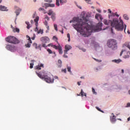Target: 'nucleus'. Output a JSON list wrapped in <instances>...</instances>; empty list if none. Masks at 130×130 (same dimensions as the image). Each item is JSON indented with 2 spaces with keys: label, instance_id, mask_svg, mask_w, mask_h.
I'll list each match as a JSON object with an SVG mask.
<instances>
[{
  "label": "nucleus",
  "instance_id": "nucleus-40",
  "mask_svg": "<svg viewBox=\"0 0 130 130\" xmlns=\"http://www.w3.org/2000/svg\"><path fill=\"white\" fill-rule=\"evenodd\" d=\"M95 108H96V109H97V110H98L99 111H100L101 112H103L102 111V110H101V109H100V108H99V107H96Z\"/></svg>",
  "mask_w": 130,
  "mask_h": 130
},
{
  "label": "nucleus",
  "instance_id": "nucleus-50",
  "mask_svg": "<svg viewBox=\"0 0 130 130\" xmlns=\"http://www.w3.org/2000/svg\"><path fill=\"white\" fill-rule=\"evenodd\" d=\"M124 32L125 33V29H126V25L124 24Z\"/></svg>",
  "mask_w": 130,
  "mask_h": 130
},
{
  "label": "nucleus",
  "instance_id": "nucleus-24",
  "mask_svg": "<svg viewBox=\"0 0 130 130\" xmlns=\"http://www.w3.org/2000/svg\"><path fill=\"white\" fill-rule=\"evenodd\" d=\"M61 63H62L61 60L59 59L58 60V63L57 64L58 68H61Z\"/></svg>",
  "mask_w": 130,
  "mask_h": 130
},
{
  "label": "nucleus",
  "instance_id": "nucleus-58",
  "mask_svg": "<svg viewBox=\"0 0 130 130\" xmlns=\"http://www.w3.org/2000/svg\"><path fill=\"white\" fill-rule=\"evenodd\" d=\"M82 50H83V51L84 52H85V51H86V49H82Z\"/></svg>",
  "mask_w": 130,
  "mask_h": 130
},
{
  "label": "nucleus",
  "instance_id": "nucleus-19",
  "mask_svg": "<svg viewBox=\"0 0 130 130\" xmlns=\"http://www.w3.org/2000/svg\"><path fill=\"white\" fill-rule=\"evenodd\" d=\"M0 8H1V11H6V12H8V8L7 7L2 5L0 6Z\"/></svg>",
  "mask_w": 130,
  "mask_h": 130
},
{
  "label": "nucleus",
  "instance_id": "nucleus-36",
  "mask_svg": "<svg viewBox=\"0 0 130 130\" xmlns=\"http://www.w3.org/2000/svg\"><path fill=\"white\" fill-rule=\"evenodd\" d=\"M54 27L55 30H56V31H57L58 30L57 25H56V24H54Z\"/></svg>",
  "mask_w": 130,
  "mask_h": 130
},
{
  "label": "nucleus",
  "instance_id": "nucleus-60",
  "mask_svg": "<svg viewBox=\"0 0 130 130\" xmlns=\"http://www.w3.org/2000/svg\"><path fill=\"white\" fill-rule=\"evenodd\" d=\"M15 2H17V3H19V0H15Z\"/></svg>",
  "mask_w": 130,
  "mask_h": 130
},
{
  "label": "nucleus",
  "instance_id": "nucleus-47",
  "mask_svg": "<svg viewBox=\"0 0 130 130\" xmlns=\"http://www.w3.org/2000/svg\"><path fill=\"white\" fill-rule=\"evenodd\" d=\"M85 1V2H86V3H88V4H89V3H90V2H91V0H84Z\"/></svg>",
  "mask_w": 130,
  "mask_h": 130
},
{
  "label": "nucleus",
  "instance_id": "nucleus-37",
  "mask_svg": "<svg viewBox=\"0 0 130 130\" xmlns=\"http://www.w3.org/2000/svg\"><path fill=\"white\" fill-rule=\"evenodd\" d=\"M92 91L93 93V94H97V92L95 91V89L94 88V87L92 88Z\"/></svg>",
  "mask_w": 130,
  "mask_h": 130
},
{
  "label": "nucleus",
  "instance_id": "nucleus-41",
  "mask_svg": "<svg viewBox=\"0 0 130 130\" xmlns=\"http://www.w3.org/2000/svg\"><path fill=\"white\" fill-rule=\"evenodd\" d=\"M15 13L16 14V17H18V15H20V11H16Z\"/></svg>",
  "mask_w": 130,
  "mask_h": 130
},
{
  "label": "nucleus",
  "instance_id": "nucleus-63",
  "mask_svg": "<svg viewBox=\"0 0 130 130\" xmlns=\"http://www.w3.org/2000/svg\"><path fill=\"white\" fill-rule=\"evenodd\" d=\"M113 29L112 28H111V32H113Z\"/></svg>",
  "mask_w": 130,
  "mask_h": 130
},
{
  "label": "nucleus",
  "instance_id": "nucleus-27",
  "mask_svg": "<svg viewBox=\"0 0 130 130\" xmlns=\"http://www.w3.org/2000/svg\"><path fill=\"white\" fill-rule=\"evenodd\" d=\"M115 13L111 12L110 14H109V18H110V17H115Z\"/></svg>",
  "mask_w": 130,
  "mask_h": 130
},
{
  "label": "nucleus",
  "instance_id": "nucleus-42",
  "mask_svg": "<svg viewBox=\"0 0 130 130\" xmlns=\"http://www.w3.org/2000/svg\"><path fill=\"white\" fill-rule=\"evenodd\" d=\"M67 70L69 73H72V71H71V67H68Z\"/></svg>",
  "mask_w": 130,
  "mask_h": 130
},
{
  "label": "nucleus",
  "instance_id": "nucleus-23",
  "mask_svg": "<svg viewBox=\"0 0 130 130\" xmlns=\"http://www.w3.org/2000/svg\"><path fill=\"white\" fill-rule=\"evenodd\" d=\"M112 61L113 62H115L116 63H119V62H121V60L120 59H114Z\"/></svg>",
  "mask_w": 130,
  "mask_h": 130
},
{
  "label": "nucleus",
  "instance_id": "nucleus-28",
  "mask_svg": "<svg viewBox=\"0 0 130 130\" xmlns=\"http://www.w3.org/2000/svg\"><path fill=\"white\" fill-rule=\"evenodd\" d=\"M38 34H43V29H40L37 32Z\"/></svg>",
  "mask_w": 130,
  "mask_h": 130
},
{
  "label": "nucleus",
  "instance_id": "nucleus-56",
  "mask_svg": "<svg viewBox=\"0 0 130 130\" xmlns=\"http://www.w3.org/2000/svg\"><path fill=\"white\" fill-rule=\"evenodd\" d=\"M127 121H129L130 120V117H129L127 119Z\"/></svg>",
  "mask_w": 130,
  "mask_h": 130
},
{
  "label": "nucleus",
  "instance_id": "nucleus-62",
  "mask_svg": "<svg viewBox=\"0 0 130 130\" xmlns=\"http://www.w3.org/2000/svg\"><path fill=\"white\" fill-rule=\"evenodd\" d=\"M81 79H84V77L83 76L81 77Z\"/></svg>",
  "mask_w": 130,
  "mask_h": 130
},
{
  "label": "nucleus",
  "instance_id": "nucleus-12",
  "mask_svg": "<svg viewBox=\"0 0 130 130\" xmlns=\"http://www.w3.org/2000/svg\"><path fill=\"white\" fill-rule=\"evenodd\" d=\"M6 48H7L8 50H10L12 52H14V51H15V47H13L10 45H7L6 47Z\"/></svg>",
  "mask_w": 130,
  "mask_h": 130
},
{
  "label": "nucleus",
  "instance_id": "nucleus-3",
  "mask_svg": "<svg viewBox=\"0 0 130 130\" xmlns=\"http://www.w3.org/2000/svg\"><path fill=\"white\" fill-rule=\"evenodd\" d=\"M36 74L40 79L43 80L44 79L45 82L46 83H53L54 79L53 78H51L50 77H48L47 75H44V73H38L36 72Z\"/></svg>",
  "mask_w": 130,
  "mask_h": 130
},
{
  "label": "nucleus",
  "instance_id": "nucleus-22",
  "mask_svg": "<svg viewBox=\"0 0 130 130\" xmlns=\"http://www.w3.org/2000/svg\"><path fill=\"white\" fill-rule=\"evenodd\" d=\"M55 13H54L52 11V10H49L48 13V15H49V16H52L53 14H55Z\"/></svg>",
  "mask_w": 130,
  "mask_h": 130
},
{
  "label": "nucleus",
  "instance_id": "nucleus-1",
  "mask_svg": "<svg viewBox=\"0 0 130 130\" xmlns=\"http://www.w3.org/2000/svg\"><path fill=\"white\" fill-rule=\"evenodd\" d=\"M77 23L73 24V27L77 30V32H80L81 35L83 37H89L91 35V33L93 32H97L102 27V23L99 22L96 26L89 24V15L86 13H82L81 19L78 17L73 18L70 23Z\"/></svg>",
  "mask_w": 130,
  "mask_h": 130
},
{
  "label": "nucleus",
  "instance_id": "nucleus-45",
  "mask_svg": "<svg viewBox=\"0 0 130 130\" xmlns=\"http://www.w3.org/2000/svg\"><path fill=\"white\" fill-rule=\"evenodd\" d=\"M35 31L36 32H38V31H39V30H38V27H36V28Z\"/></svg>",
  "mask_w": 130,
  "mask_h": 130
},
{
  "label": "nucleus",
  "instance_id": "nucleus-29",
  "mask_svg": "<svg viewBox=\"0 0 130 130\" xmlns=\"http://www.w3.org/2000/svg\"><path fill=\"white\" fill-rule=\"evenodd\" d=\"M13 32H17V33H19V32H20V29L18 28H16L13 29Z\"/></svg>",
  "mask_w": 130,
  "mask_h": 130
},
{
  "label": "nucleus",
  "instance_id": "nucleus-35",
  "mask_svg": "<svg viewBox=\"0 0 130 130\" xmlns=\"http://www.w3.org/2000/svg\"><path fill=\"white\" fill-rule=\"evenodd\" d=\"M93 59L95 60V61H97L98 62H101V61H102V60L100 59H98L95 58H93Z\"/></svg>",
  "mask_w": 130,
  "mask_h": 130
},
{
  "label": "nucleus",
  "instance_id": "nucleus-43",
  "mask_svg": "<svg viewBox=\"0 0 130 130\" xmlns=\"http://www.w3.org/2000/svg\"><path fill=\"white\" fill-rule=\"evenodd\" d=\"M44 1L47 3H51L52 2V0H44Z\"/></svg>",
  "mask_w": 130,
  "mask_h": 130
},
{
  "label": "nucleus",
  "instance_id": "nucleus-30",
  "mask_svg": "<svg viewBox=\"0 0 130 130\" xmlns=\"http://www.w3.org/2000/svg\"><path fill=\"white\" fill-rule=\"evenodd\" d=\"M123 18L125 19V20H128V16L126 14H124L123 15Z\"/></svg>",
  "mask_w": 130,
  "mask_h": 130
},
{
  "label": "nucleus",
  "instance_id": "nucleus-54",
  "mask_svg": "<svg viewBox=\"0 0 130 130\" xmlns=\"http://www.w3.org/2000/svg\"><path fill=\"white\" fill-rule=\"evenodd\" d=\"M108 12L110 13V14H111L112 12L110 9H108Z\"/></svg>",
  "mask_w": 130,
  "mask_h": 130
},
{
  "label": "nucleus",
  "instance_id": "nucleus-26",
  "mask_svg": "<svg viewBox=\"0 0 130 130\" xmlns=\"http://www.w3.org/2000/svg\"><path fill=\"white\" fill-rule=\"evenodd\" d=\"M47 51H48V53H49V54H51L52 53H54V56H55V52H52V50L50 49H48L47 50Z\"/></svg>",
  "mask_w": 130,
  "mask_h": 130
},
{
  "label": "nucleus",
  "instance_id": "nucleus-25",
  "mask_svg": "<svg viewBox=\"0 0 130 130\" xmlns=\"http://www.w3.org/2000/svg\"><path fill=\"white\" fill-rule=\"evenodd\" d=\"M25 24H26V25H27V26L26 27L27 29H30V28H31V24H30V23L29 22L26 21Z\"/></svg>",
  "mask_w": 130,
  "mask_h": 130
},
{
  "label": "nucleus",
  "instance_id": "nucleus-33",
  "mask_svg": "<svg viewBox=\"0 0 130 130\" xmlns=\"http://www.w3.org/2000/svg\"><path fill=\"white\" fill-rule=\"evenodd\" d=\"M55 14H53V15H52V16H51V18H52V20H53V21H55Z\"/></svg>",
  "mask_w": 130,
  "mask_h": 130
},
{
  "label": "nucleus",
  "instance_id": "nucleus-51",
  "mask_svg": "<svg viewBox=\"0 0 130 130\" xmlns=\"http://www.w3.org/2000/svg\"><path fill=\"white\" fill-rule=\"evenodd\" d=\"M36 27H38V22H36Z\"/></svg>",
  "mask_w": 130,
  "mask_h": 130
},
{
  "label": "nucleus",
  "instance_id": "nucleus-31",
  "mask_svg": "<svg viewBox=\"0 0 130 130\" xmlns=\"http://www.w3.org/2000/svg\"><path fill=\"white\" fill-rule=\"evenodd\" d=\"M39 11H40V12H41V11H43L44 12V14H46V13L45 12V10L44 9V8H40L39 9Z\"/></svg>",
  "mask_w": 130,
  "mask_h": 130
},
{
  "label": "nucleus",
  "instance_id": "nucleus-52",
  "mask_svg": "<svg viewBox=\"0 0 130 130\" xmlns=\"http://www.w3.org/2000/svg\"><path fill=\"white\" fill-rule=\"evenodd\" d=\"M115 14V16H116V17H119V15H118V14H117V13L116 12Z\"/></svg>",
  "mask_w": 130,
  "mask_h": 130
},
{
  "label": "nucleus",
  "instance_id": "nucleus-13",
  "mask_svg": "<svg viewBox=\"0 0 130 130\" xmlns=\"http://www.w3.org/2000/svg\"><path fill=\"white\" fill-rule=\"evenodd\" d=\"M72 48V46L69 45H66L65 46V50H64V53L65 54H68V51L70 50Z\"/></svg>",
  "mask_w": 130,
  "mask_h": 130
},
{
  "label": "nucleus",
  "instance_id": "nucleus-46",
  "mask_svg": "<svg viewBox=\"0 0 130 130\" xmlns=\"http://www.w3.org/2000/svg\"><path fill=\"white\" fill-rule=\"evenodd\" d=\"M62 72H63L64 73H67V69L62 70Z\"/></svg>",
  "mask_w": 130,
  "mask_h": 130
},
{
  "label": "nucleus",
  "instance_id": "nucleus-59",
  "mask_svg": "<svg viewBox=\"0 0 130 130\" xmlns=\"http://www.w3.org/2000/svg\"><path fill=\"white\" fill-rule=\"evenodd\" d=\"M31 39H32V40H34L35 39V37H32V38H31Z\"/></svg>",
  "mask_w": 130,
  "mask_h": 130
},
{
  "label": "nucleus",
  "instance_id": "nucleus-18",
  "mask_svg": "<svg viewBox=\"0 0 130 130\" xmlns=\"http://www.w3.org/2000/svg\"><path fill=\"white\" fill-rule=\"evenodd\" d=\"M41 68H43V64H40V65L36 66L35 69V70H38V71H39L40 70H41Z\"/></svg>",
  "mask_w": 130,
  "mask_h": 130
},
{
  "label": "nucleus",
  "instance_id": "nucleus-21",
  "mask_svg": "<svg viewBox=\"0 0 130 130\" xmlns=\"http://www.w3.org/2000/svg\"><path fill=\"white\" fill-rule=\"evenodd\" d=\"M47 46H49V47L51 46V47H53V48H54L55 49H57L58 48L56 45H53L52 44H49Z\"/></svg>",
  "mask_w": 130,
  "mask_h": 130
},
{
  "label": "nucleus",
  "instance_id": "nucleus-55",
  "mask_svg": "<svg viewBox=\"0 0 130 130\" xmlns=\"http://www.w3.org/2000/svg\"><path fill=\"white\" fill-rule=\"evenodd\" d=\"M77 7H78V8H79V9H82V7L79 6H78V5H77Z\"/></svg>",
  "mask_w": 130,
  "mask_h": 130
},
{
  "label": "nucleus",
  "instance_id": "nucleus-11",
  "mask_svg": "<svg viewBox=\"0 0 130 130\" xmlns=\"http://www.w3.org/2000/svg\"><path fill=\"white\" fill-rule=\"evenodd\" d=\"M45 9H47L49 7L51 8H54L55 7V5L53 4H49V3H45Z\"/></svg>",
  "mask_w": 130,
  "mask_h": 130
},
{
  "label": "nucleus",
  "instance_id": "nucleus-16",
  "mask_svg": "<svg viewBox=\"0 0 130 130\" xmlns=\"http://www.w3.org/2000/svg\"><path fill=\"white\" fill-rule=\"evenodd\" d=\"M32 46L36 49H40V50H41V45H39V46H37V43H34L32 44Z\"/></svg>",
  "mask_w": 130,
  "mask_h": 130
},
{
  "label": "nucleus",
  "instance_id": "nucleus-4",
  "mask_svg": "<svg viewBox=\"0 0 130 130\" xmlns=\"http://www.w3.org/2000/svg\"><path fill=\"white\" fill-rule=\"evenodd\" d=\"M117 43L114 39H110L108 41L107 46L109 48H111V49H116V48H117Z\"/></svg>",
  "mask_w": 130,
  "mask_h": 130
},
{
  "label": "nucleus",
  "instance_id": "nucleus-38",
  "mask_svg": "<svg viewBox=\"0 0 130 130\" xmlns=\"http://www.w3.org/2000/svg\"><path fill=\"white\" fill-rule=\"evenodd\" d=\"M53 40H55V41H56V42H57V38H56V37L53 36Z\"/></svg>",
  "mask_w": 130,
  "mask_h": 130
},
{
  "label": "nucleus",
  "instance_id": "nucleus-64",
  "mask_svg": "<svg viewBox=\"0 0 130 130\" xmlns=\"http://www.w3.org/2000/svg\"><path fill=\"white\" fill-rule=\"evenodd\" d=\"M34 2L35 3H36V0H34Z\"/></svg>",
  "mask_w": 130,
  "mask_h": 130
},
{
  "label": "nucleus",
  "instance_id": "nucleus-39",
  "mask_svg": "<svg viewBox=\"0 0 130 130\" xmlns=\"http://www.w3.org/2000/svg\"><path fill=\"white\" fill-rule=\"evenodd\" d=\"M34 66V63H30V67H29V68H30V69H33V66Z\"/></svg>",
  "mask_w": 130,
  "mask_h": 130
},
{
  "label": "nucleus",
  "instance_id": "nucleus-9",
  "mask_svg": "<svg viewBox=\"0 0 130 130\" xmlns=\"http://www.w3.org/2000/svg\"><path fill=\"white\" fill-rule=\"evenodd\" d=\"M59 3L60 5H63L67 3V0H56V5L57 7H59Z\"/></svg>",
  "mask_w": 130,
  "mask_h": 130
},
{
  "label": "nucleus",
  "instance_id": "nucleus-7",
  "mask_svg": "<svg viewBox=\"0 0 130 130\" xmlns=\"http://www.w3.org/2000/svg\"><path fill=\"white\" fill-rule=\"evenodd\" d=\"M45 19H46L44 22V25L46 26L47 30H49V26H48V23L47 22V21H49V17H48L47 15L45 16Z\"/></svg>",
  "mask_w": 130,
  "mask_h": 130
},
{
  "label": "nucleus",
  "instance_id": "nucleus-53",
  "mask_svg": "<svg viewBox=\"0 0 130 130\" xmlns=\"http://www.w3.org/2000/svg\"><path fill=\"white\" fill-rule=\"evenodd\" d=\"M77 85H78V86H81V83H80V82H77Z\"/></svg>",
  "mask_w": 130,
  "mask_h": 130
},
{
  "label": "nucleus",
  "instance_id": "nucleus-10",
  "mask_svg": "<svg viewBox=\"0 0 130 130\" xmlns=\"http://www.w3.org/2000/svg\"><path fill=\"white\" fill-rule=\"evenodd\" d=\"M123 52H125V53H126V54H127V55H124V58H128V57H129V55H130V52L128 51L126 52H125V50H122L120 54V56H121L122 55V53H123Z\"/></svg>",
  "mask_w": 130,
  "mask_h": 130
},
{
  "label": "nucleus",
  "instance_id": "nucleus-61",
  "mask_svg": "<svg viewBox=\"0 0 130 130\" xmlns=\"http://www.w3.org/2000/svg\"><path fill=\"white\" fill-rule=\"evenodd\" d=\"M55 79H58V77L57 76H55Z\"/></svg>",
  "mask_w": 130,
  "mask_h": 130
},
{
  "label": "nucleus",
  "instance_id": "nucleus-34",
  "mask_svg": "<svg viewBox=\"0 0 130 130\" xmlns=\"http://www.w3.org/2000/svg\"><path fill=\"white\" fill-rule=\"evenodd\" d=\"M34 21L35 22H38V21H39V17H38V16L36 17V19H34Z\"/></svg>",
  "mask_w": 130,
  "mask_h": 130
},
{
  "label": "nucleus",
  "instance_id": "nucleus-57",
  "mask_svg": "<svg viewBox=\"0 0 130 130\" xmlns=\"http://www.w3.org/2000/svg\"><path fill=\"white\" fill-rule=\"evenodd\" d=\"M121 72H122V74H123V73H124V71L123 70V69H122Z\"/></svg>",
  "mask_w": 130,
  "mask_h": 130
},
{
  "label": "nucleus",
  "instance_id": "nucleus-20",
  "mask_svg": "<svg viewBox=\"0 0 130 130\" xmlns=\"http://www.w3.org/2000/svg\"><path fill=\"white\" fill-rule=\"evenodd\" d=\"M57 49H58V52L60 54H62V49H61V46L59 45L57 47Z\"/></svg>",
  "mask_w": 130,
  "mask_h": 130
},
{
  "label": "nucleus",
  "instance_id": "nucleus-32",
  "mask_svg": "<svg viewBox=\"0 0 130 130\" xmlns=\"http://www.w3.org/2000/svg\"><path fill=\"white\" fill-rule=\"evenodd\" d=\"M67 37L68 38V41L70 42V41H71V36L70 35V34H67Z\"/></svg>",
  "mask_w": 130,
  "mask_h": 130
},
{
  "label": "nucleus",
  "instance_id": "nucleus-48",
  "mask_svg": "<svg viewBox=\"0 0 130 130\" xmlns=\"http://www.w3.org/2000/svg\"><path fill=\"white\" fill-rule=\"evenodd\" d=\"M127 107H130V103L127 104Z\"/></svg>",
  "mask_w": 130,
  "mask_h": 130
},
{
  "label": "nucleus",
  "instance_id": "nucleus-6",
  "mask_svg": "<svg viewBox=\"0 0 130 130\" xmlns=\"http://www.w3.org/2000/svg\"><path fill=\"white\" fill-rule=\"evenodd\" d=\"M40 41L43 43L42 45V47H47L45 43H48L50 41L49 38L47 36L43 37L41 38Z\"/></svg>",
  "mask_w": 130,
  "mask_h": 130
},
{
  "label": "nucleus",
  "instance_id": "nucleus-8",
  "mask_svg": "<svg viewBox=\"0 0 130 130\" xmlns=\"http://www.w3.org/2000/svg\"><path fill=\"white\" fill-rule=\"evenodd\" d=\"M26 37L27 38H28V42H27V44H25V47L29 48V47H31V44H32V40H31V38H30V37L27 36Z\"/></svg>",
  "mask_w": 130,
  "mask_h": 130
},
{
  "label": "nucleus",
  "instance_id": "nucleus-49",
  "mask_svg": "<svg viewBox=\"0 0 130 130\" xmlns=\"http://www.w3.org/2000/svg\"><path fill=\"white\" fill-rule=\"evenodd\" d=\"M96 11H97V12H98L99 13H101V10H100V9H97Z\"/></svg>",
  "mask_w": 130,
  "mask_h": 130
},
{
  "label": "nucleus",
  "instance_id": "nucleus-14",
  "mask_svg": "<svg viewBox=\"0 0 130 130\" xmlns=\"http://www.w3.org/2000/svg\"><path fill=\"white\" fill-rule=\"evenodd\" d=\"M111 115H113L112 116H110V120L111 122H115V121H116L115 115H114L113 113L111 114Z\"/></svg>",
  "mask_w": 130,
  "mask_h": 130
},
{
  "label": "nucleus",
  "instance_id": "nucleus-2",
  "mask_svg": "<svg viewBox=\"0 0 130 130\" xmlns=\"http://www.w3.org/2000/svg\"><path fill=\"white\" fill-rule=\"evenodd\" d=\"M103 22L105 25H111L112 27L115 28L117 31H122L124 29V26H123V21L122 20L119 18V20L118 19H113L112 21L104 19Z\"/></svg>",
  "mask_w": 130,
  "mask_h": 130
},
{
  "label": "nucleus",
  "instance_id": "nucleus-44",
  "mask_svg": "<svg viewBox=\"0 0 130 130\" xmlns=\"http://www.w3.org/2000/svg\"><path fill=\"white\" fill-rule=\"evenodd\" d=\"M67 54H65L64 53V55H63V57H64L65 58H68V55H66Z\"/></svg>",
  "mask_w": 130,
  "mask_h": 130
},
{
  "label": "nucleus",
  "instance_id": "nucleus-17",
  "mask_svg": "<svg viewBox=\"0 0 130 130\" xmlns=\"http://www.w3.org/2000/svg\"><path fill=\"white\" fill-rule=\"evenodd\" d=\"M77 96H82V97H87V94L83 91V89H81V91L79 94H77Z\"/></svg>",
  "mask_w": 130,
  "mask_h": 130
},
{
  "label": "nucleus",
  "instance_id": "nucleus-15",
  "mask_svg": "<svg viewBox=\"0 0 130 130\" xmlns=\"http://www.w3.org/2000/svg\"><path fill=\"white\" fill-rule=\"evenodd\" d=\"M96 20L99 21V19L101 21H102V16L100 14L96 13L95 16Z\"/></svg>",
  "mask_w": 130,
  "mask_h": 130
},
{
  "label": "nucleus",
  "instance_id": "nucleus-5",
  "mask_svg": "<svg viewBox=\"0 0 130 130\" xmlns=\"http://www.w3.org/2000/svg\"><path fill=\"white\" fill-rule=\"evenodd\" d=\"M6 41L7 42H9V43H12L13 44H18V43H20V41L16 37L13 36H9L5 39Z\"/></svg>",
  "mask_w": 130,
  "mask_h": 130
}]
</instances>
